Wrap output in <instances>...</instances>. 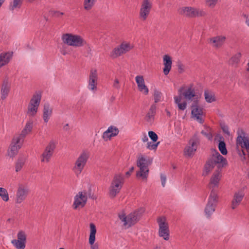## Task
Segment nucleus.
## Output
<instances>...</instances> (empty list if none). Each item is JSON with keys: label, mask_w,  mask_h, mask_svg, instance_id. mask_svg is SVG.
I'll list each match as a JSON object with an SVG mask.
<instances>
[{"label": "nucleus", "mask_w": 249, "mask_h": 249, "mask_svg": "<svg viewBox=\"0 0 249 249\" xmlns=\"http://www.w3.org/2000/svg\"><path fill=\"white\" fill-rule=\"evenodd\" d=\"M227 164V160L221 156L217 150H214L212 151V156L205 164L203 173V176H207L214 167L216 166L217 168L210 179L209 188L211 191L216 190V188L218 187L221 177V169Z\"/></svg>", "instance_id": "f257e3e1"}, {"label": "nucleus", "mask_w": 249, "mask_h": 249, "mask_svg": "<svg viewBox=\"0 0 249 249\" xmlns=\"http://www.w3.org/2000/svg\"><path fill=\"white\" fill-rule=\"evenodd\" d=\"M152 162V159L148 157L139 154L137 156V166L139 170L137 172L136 177L142 179H146L149 174L148 166Z\"/></svg>", "instance_id": "f03ea898"}, {"label": "nucleus", "mask_w": 249, "mask_h": 249, "mask_svg": "<svg viewBox=\"0 0 249 249\" xmlns=\"http://www.w3.org/2000/svg\"><path fill=\"white\" fill-rule=\"evenodd\" d=\"M236 147L241 160H246V152L249 153V136L243 131L236 139Z\"/></svg>", "instance_id": "7ed1b4c3"}, {"label": "nucleus", "mask_w": 249, "mask_h": 249, "mask_svg": "<svg viewBox=\"0 0 249 249\" xmlns=\"http://www.w3.org/2000/svg\"><path fill=\"white\" fill-rule=\"evenodd\" d=\"M143 212V209H140L130 213L127 216L124 213L119 214V217L122 222H124V226L126 228H128L139 220Z\"/></svg>", "instance_id": "20e7f679"}, {"label": "nucleus", "mask_w": 249, "mask_h": 249, "mask_svg": "<svg viewBox=\"0 0 249 249\" xmlns=\"http://www.w3.org/2000/svg\"><path fill=\"white\" fill-rule=\"evenodd\" d=\"M61 39L64 44L74 47H80L86 44V41L81 36L72 34H63Z\"/></svg>", "instance_id": "39448f33"}, {"label": "nucleus", "mask_w": 249, "mask_h": 249, "mask_svg": "<svg viewBox=\"0 0 249 249\" xmlns=\"http://www.w3.org/2000/svg\"><path fill=\"white\" fill-rule=\"evenodd\" d=\"M124 182L123 175L116 174L111 181L109 189V196L110 198H114L120 192Z\"/></svg>", "instance_id": "423d86ee"}, {"label": "nucleus", "mask_w": 249, "mask_h": 249, "mask_svg": "<svg viewBox=\"0 0 249 249\" xmlns=\"http://www.w3.org/2000/svg\"><path fill=\"white\" fill-rule=\"evenodd\" d=\"M89 156V152L83 151L76 160L72 170L77 175H80L86 165Z\"/></svg>", "instance_id": "0eeeda50"}, {"label": "nucleus", "mask_w": 249, "mask_h": 249, "mask_svg": "<svg viewBox=\"0 0 249 249\" xmlns=\"http://www.w3.org/2000/svg\"><path fill=\"white\" fill-rule=\"evenodd\" d=\"M41 94L39 92H36L33 95L28 106L27 113L30 116H35L38 110L40 103Z\"/></svg>", "instance_id": "6e6552de"}, {"label": "nucleus", "mask_w": 249, "mask_h": 249, "mask_svg": "<svg viewBox=\"0 0 249 249\" xmlns=\"http://www.w3.org/2000/svg\"><path fill=\"white\" fill-rule=\"evenodd\" d=\"M178 11L180 15L189 18L204 16L205 14L204 11L192 7H180Z\"/></svg>", "instance_id": "1a4fd4ad"}, {"label": "nucleus", "mask_w": 249, "mask_h": 249, "mask_svg": "<svg viewBox=\"0 0 249 249\" xmlns=\"http://www.w3.org/2000/svg\"><path fill=\"white\" fill-rule=\"evenodd\" d=\"M157 222L159 226V235L165 240L169 239V226L166 218L164 217H160L157 219Z\"/></svg>", "instance_id": "9d476101"}, {"label": "nucleus", "mask_w": 249, "mask_h": 249, "mask_svg": "<svg viewBox=\"0 0 249 249\" xmlns=\"http://www.w3.org/2000/svg\"><path fill=\"white\" fill-rule=\"evenodd\" d=\"M56 143L53 140L50 141L41 155V162H48L52 157L56 148Z\"/></svg>", "instance_id": "9b49d317"}, {"label": "nucleus", "mask_w": 249, "mask_h": 249, "mask_svg": "<svg viewBox=\"0 0 249 249\" xmlns=\"http://www.w3.org/2000/svg\"><path fill=\"white\" fill-rule=\"evenodd\" d=\"M17 239L11 241V244L16 249H25L27 242V234L22 230L19 231L17 235Z\"/></svg>", "instance_id": "f8f14e48"}, {"label": "nucleus", "mask_w": 249, "mask_h": 249, "mask_svg": "<svg viewBox=\"0 0 249 249\" xmlns=\"http://www.w3.org/2000/svg\"><path fill=\"white\" fill-rule=\"evenodd\" d=\"M152 7L151 0H142L139 11L140 18L144 21L145 20L150 14Z\"/></svg>", "instance_id": "ddd939ff"}, {"label": "nucleus", "mask_w": 249, "mask_h": 249, "mask_svg": "<svg viewBox=\"0 0 249 249\" xmlns=\"http://www.w3.org/2000/svg\"><path fill=\"white\" fill-rule=\"evenodd\" d=\"M199 143V139L197 134H195L190 140L189 145L187 146L184 149L185 155L187 157H191L196 150Z\"/></svg>", "instance_id": "4468645a"}, {"label": "nucleus", "mask_w": 249, "mask_h": 249, "mask_svg": "<svg viewBox=\"0 0 249 249\" xmlns=\"http://www.w3.org/2000/svg\"><path fill=\"white\" fill-rule=\"evenodd\" d=\"M98 79V71L97 70L91 69L90 70L88 80V88L89 90L95 92L97 89V82Z\"/></svg>", "instance_id": "2eb2a0df"}, {"label": "nucleus", "mask_w": 249, "mask_h": 249, "mask_svg": "<svg viewBox=\"0 0 249 249\" xmlns=\"http://www.w3.org/2000/svg\"><path fill=\"white\" fill-rule=\"evenodd\" d=\"M132 49L129 43H123L119 46L115 48L110 53V56L113 58H117L125 53Z\"/></svg>", "instance_id": "dca6fc26"}, {"label": "nucleus", "mask_w": 249, "mask_h": 249, "mask_svg": "<svg viewBox=\"0 0 249 249\" xmlns=\"http://www.w3.org/2000/svg\"><path fill=\"white\" fill-rule=\"evenodd\" d=\"M87 201V193L86 191L79 192L74 197L73 204V208H82L86 204Z\"/></svg>", "instance_id": "f3484780"}, {"label": "nucleus", "mask_w": 249, "mask_h": 249, "mask_svg": "<svg viewBox=\"0 0 249 249\" xmlns=\"http://www.w3.org/2000/svg\"><path fill=\"white\" fill-rule=\"evenodd\" d=\"M29 194V189L25 186L20 184L18 188L16 195L15 202L20 204L25 200Z\"/></svg>", "instance_id": "a211bd4d"}, {"label": "nucleus", "mask_w": 249, "mask_h": 249, "mask_svg": "<svg viewBox=\"0 0 249 249\" xmlns=\"http://www.w3.org/2000/svg\"><path fill=\"white\" fill-rule=\"evenodd\" d=\"M192 115L193 118H195L198 122L202 124L204 122L202 118L203 111L202 108L198 107L197 105L196 102H194L191 106Z\"/></svg>", "instance_id": "6ab92c4d"}, {"label": "nucleus", "mask_w": 249, "mask_h": 249, "mask_svg": "<svg viewBox=\"0 0 249 249\" xmlns=\"http://www.w3.org/2000/svg\"><path fill=\"white\" fill-rule=\"evenodd\" d=\"M244 195L245 194L243 190H239L234 193L231 204L232 209H236L240 204Z\"/></svg>", "instance_id": "aec40b11"}, {"label": "nucleus", "mask_w": 249, "mask_h": 249, "mask_svg": "<svg viewBox=\"0 0 249 249\" xmlns=\"http://www.w3.org/2000/svg\"><path fill=\"white\" fill-rule=\"evenodd\" d=\"M90 232L89 237V244L90 245V249H99V244L96 243L94 244L95 240V234L96 233V229L95 226L93 223L90 224Z\"/></svg>", "instance_id": "412c9836"}, {"label": "nucleus", "mask_w": 249, "mask_h": 249, "mask_svg": "<svg viewBox=\"0 0 249 249\" xmlns=\"http://www.w3.org/2000/svg\"><path fill=\"white\" fill-rule=\"evenodd\" d=\"M15 137L12 140L10 147L8 150V155L10 157H14L17 153L18 150L21 148L23 142L22 141H20L18 142H17V140Z\"/></svg>", "instance_id": "4be33fe9"}, {"label": "nucleus", "mask_w": 249, "mask_h": 249, "mask_svg": "<svg viewBox=\"0 0 249 249\" xmlns=\"http://www.w3.org/2000/svg\"><path fill=\"white\" fill-rule=\"evenodd\" d=\"M32 128L33 122L31 121L28 122L20 134L19 136H16L15 140H17V142H18L20 140L23 142L24 138L32 131Z\"/></svg>", "instance_id": "5701e85b"}, {"label": "nucleus", "mask_w": 249, "mask_h": 249, "mask_svg": "<svg viewBox=\"0 0 249 249\" xmlns=\"http://www.w3.org/2000/svg\"><path fill=\"white\" fill-rule=\"evenodd\" d=\"M119 132L118 128L114 126H110L108 129L103 133V138L107 141L110 140L112 137L117 136Z\"/></svg>", "instance_id": "b1692460"}, {"label": "nucleus", "mask_w": 249, "mask_h": 249, "mask_svg": "<svg viewBox=\"0 0 249 249\" xmlns=\"http://www.w3.org/2000/svg\"><path fill=\"white\" fill-rule=\"evenodd\" d=\"M135 79L139 90L145 95L147 94L149 90L145 85L143 77L142 75H138L136 77Z\"/></svg>", "instance_id": "393cba45"}, {"label": "nucleus", "mask_w": 249, "mask_h": 249, "mask_svg": "<svg viewBox=\"0 0 249 249\" xmlns=\"http://www.w3.org/2000/svg\"><path fill=\"white\" fill-rule=\"evenodd\" d=\"M226 39V36H218L211 38L210 43L213 44V47L219 48L224 44Z\"/></svg>", "instance_id": "a878e982"}, {"label": "nucleus", "mask_w": 249, "mask_h": 249, "mask_svg": "<svg viewBox=\"0 0 249 249\" xmlns=\"http://www.w3.org/2000/svg\"><path fill=\"white\" fill-rule=\"evenodd\" d=\"M163 73L165 75H167L170 72L172 68V59L171 57L167 55H164L163 58Z\"/></svg>", "instance_id": "bb28decb"}, {"label": "nucleus", "mask_w": 249, "mask_h": 249, "mask_svg": "<svg viewBox=\"0 0 249 249\" xmlns=\"http://www.w3.org/2000/svg\"><path fill=\"white\" fill-rule=\"evenodd\" d=\"M53 112V108L49 103L44 104L43 109V119L45 123H47Z\"/></svg>", "instance_id": "cd10ccee"}, {"label": "nucleus", "mask_w": 249, "mask_h": 249, "mask_svg": "<svg viewBox=\"0 0 249 249\" xmlns=\"http://www.w3.org/2000/svg\"><path fill=\"white\" fill-rule=\"evenodd\" d=\"M13 53L11 52L0 53V68L7 64L12 57Z\"/></svg>", "instance_id": "c85d7f7f"}, {"label": "nucleus", "mask_w": 249, "mask_h": 249, "mask_svg": "<svg viewBox=\"0 0 249 249\" xmlns=\"http://www.w3.org/2000/svg\"><path fill=\"white\" fill-rule=\"evenodd\" d=\"M157 106L155 104H153L151 106L150 109L147 112L146 116V121L150 124L153 122L155 118V115L156 113Z\"/></svg>", "instance_id": "c756f323"}, {"label": "nucleus", "mask_w": 249, "mask_h": 249, "mask_svg": "<svg viewBox=\"0 0 249 249\" xmlns=\"http://www.w3.org/2000/svg\"><path fill=\"white\" fill-rule=\"evenodd\" d=\"M218 202V196L216 190H212L208 197L207 203H210L215 206Z\"/></svg>", "instance_id": "7c9ffc66"}, {"label": "nucleus", "mask_w": 249, "mask_h": 249, "mask_svg": "<svg viewBox=\"0 0 249 249\" xmlns=\"http://www.w3.org/2000/svg\"><path fill=\"white\" fill-rule=\"evenodd\" d=\"M10 90V85L7 80H4L3 82L1 89V98L5 99L8 95Z\"/></svg>", "instance_id": "2f4dec72"}, {"label": "nucleus", "mask_w": 249, "mask_h": 249, "mask_svg": "<svg viewBox=\"0 0 249 249\" xmlns=\"http://www.w3.org/2000/svg\"><path fill=\"white\" fill-rule=\"evenodd\" d=\"M182 95L187 100H192L193 98L196 96L195 92L194 89L191 87L189 88L183 93Z\"/></svg>", "instance_id": "473e14b6"}, {"label": "nucleus", "mask_w": 249, "mask_h": 249, "mask_svg": "<svg viewBox=\"0 0 249 249\" xmlns=\"http://www.w3.org/2000/svg\"><path fill=\"white\" fill-rule=\"evenodd\" d=\"M216 206L210 204V203H207L204 212L206 216L208 218H210L213 213L215 212Z\"/></svg>", "instance_id": "72a5a7b5"}, {"label": "nucleus", "mask_w": 249, "mask_h": 249, "mask_svg": "<svg viewBox=\"0 0 249 249\" xmlns=\"http://www.w3.org/2000/svg\"><path fill=\"white\" fill-rule=\"evenodd\" d=\"M204 97L205 99L208 103H212L216 100L214 92L211 90H205L204 91Z\"/></svg>", "instance_id": "f704fd0d"}, {"label": "nucleus", "mask_w": 249, "mask_h": 249, "mask_svg": "<svg viewBox=\"0 0 249 249\" xmlns=\"http://www.w3.org/2000/svg\"><path fill=\"white\" fill-rule=\"evenodd\" d=\"M23 0H13L9 6V10L14 11L15 9H18L20 8Z\"/></svg>", "instance_id": "c9c22d12"}, {"label": "nucleus", "mask_w": 249, "mask_h": 249, "mask_svg": "<svg viewBox=\"0 0 249 249\" xmlns=\"http://www.w3.org/2000/svg\"><path fill=\"white\" fill-rule=\"evenodd\" d=\"M97 0H84V7L87 11L90 10L94 5Z\"/></svg>", "instance_id": "e433bc0d"}, {"label": "nucleus", "mask_w": 249, "mask_h": 249, "mask_svg": "<svg viewBox=\"0 0 249 249\" xmlns=\"http://www.w3.org/2000/svg\"><path fill=\"white\" fill-rule=\"evenodd\" d=\"M25 162V159L24 158L20 157L18 159L16 164V171L17 172L19 171L21 169L24 165Z\"/></svg>", "instance_id": "4c0bfd02"}, {"label": "nucleus", "mask_w": 249, "mask_h": 249, "mask_svg": "<svg viewBox=\"0 0 249 249\" xmlns=\"http://www.w3.org/2000/svg\"><path fill=\"white\" fill-rule=\"evenodd\" d=\"M0 196L2 199L5 202L9 200V196L6 189L0 187Z\"/></svg>", "instance_id": "58836bf2"}, {"label": "nucleus", "mask_w": 249, "mask_h": 249, "mask_svg": "<svg viewBox=\"0 0 249 249\" xmlns=\"http://www.w3.org/2000/svg\"><path fill=\"white\" fill-rule=\"evenodd\" d=\"M241 56V54L240 53L235 54L230 60V64L232 65L237 64L239 62Z\"/></svg>", "instance_id": "ea45409f"}, {"label": "nucleus", "mask_w": 249, "mask_h": 249, "mask_svg": "<svg viewBox=\"0 0 249 249\" xmlns=\"http://www.w3.org/2000/svg\"><path fill=\"white\" fill-rule=\"evenodd\" d=\"M218 149L221 154L225 155L227 154V150L226 147V143L224 141H220L218 144Z\"/></svg>", "instance_id": "a19ab883"}, {"label": "nucleus", "mask_w": 249, "mask_h": 249, "mask_svg": "<svg viewBox=\"0 0 249 249\" xmlns=\"http://www.w3.org/2000/svg\"><path fill=\"white\" fill-rule=\"evenodd\" d=\"M153 95L155 103H157L160 101L161 98V93L160 91L157 89H155Z\"/></svg>", "instance_id": "79ce46f5"}, {"label": "nucleus", "mask_w": 249, "mask_h": 249, "mask_svg": "<svg viewBox=\"0 0 249 249\" xmlns=\"http://www.w3.org/2000/svg\"><path fill=\"white\" fill-rule=\"evenodd\" d=\"M160 142H158L156 143H153L151 142H148L147 144V148L150 150H155L156 149L158 145L159 144Z\"/></svg>", "instance_id": "37998d69"}, {"label": "nucleus", "mask_w": 249, "mask_h": 249, "mask_svg": "<svg viewBox=\"0 0 249 249\" xmlns=\"http://www.w3.org/2000/svg\"><path fill=\"white\" fill-rule=\"evenodd\" d=\"M148 135L150 138L154 142L158 140V135L153 131H150L148 132Z\"/></svg>", "instance_id": "c03bdc74"}, {"label": "nucleus", "mask_w": 249, "mask_h": 249, "mask_svg": "<svg viewBox=\"0 0 249 249\" xmlns=\"http://www.w3.org/2000/svg\"><path fill=\"white\" fill-rule=\"evenodd\" d=\"M183 89L182 88L180 89L179 90V95L178 96H175L174 97V99H175V102L176 104H178V103H179L181 102V99H182V94H181V92H182V90Z\"/></svg>", "instance_id": "a18cd8bd"}, {"label": "nucleus", "mask_w": 249, "mask_h": 249, "mask_svg": "<svg viewBox=\"0 0 249 249\" xmlns=\"http://www.w3.org/2000/svg\"><path fill=\"white\" fill-rule=\"evenodd\" d=\"M217 1L218 0H206V3L210 7L215 6Z\"/></svg>", "instance_id": "49530a36"}, {"label": "nucleus", "mask_w": 249, "mask_h": 249, "mask_svg": "<svg viewBox=\"0 0 249 249\" xmlns=\"http://www.w3.org/2000/svg\"><path fill=\"white\" fill-rule=\"evenodd\" d=\"M177 104L178 105V109L181 110H184L186 108L187 104L185 102H184L182 103H178Z\"/></svg>", "instance_id": "de8ad7c7"}, {"label": "nucleus", "mask_w": 249, "mask_h": 249, "mask_svg": "<svg viewBox=\"0 0 249 249\" xmlns=\"http://www.w3.org/2000/svg\"><path fill=\"white\" fill-rule=\"evenodd\" d=\"M60 52L64 55L68 54L69 52L68 51L67 47L66 45H63V47L60 49Z\"/></svg>", "instance_id": "09e8293b"}, {"label": "nucleus", "mask_w": 249, "mask_h": 249, "mask_svg": "<svg viewBox=\"0 0 249 249\" xmlns=\"http://www.w3.org/2000/svg\"><path fill=\"white\" fill-rule=\"evenodd\" d=\"M160 179L161 181V185L163 187H164L166 183V177L164 174H160Z\"/></svg>", "instance_id": "8fccbe9b"}, {"label": "nucleus", "mask_w": 249, "mask_h": 249, "mask_svg": "<svg viewBox=\"0 0 249 249\" xmlns=\"http://www.w3.org/2000/svg\"><path fill=\"white\" fill-rule=\"evenodd\" d=\"M178 72L181 73L184 71V66L182 63L179 62L178 64Z\"/></svg>", "instance_id": "3c124183"}, {"label": "nucleus", "mask_w": 249, "mask_h": 249, "mask_svg": "<svg viewBox=\"0 0 249 249\" xmlns=\"http://www.w3.org/2000/svg\"><path fill=\"white\" fill-rule=\"evenodd\" d=\"M201 133L206 137L208 139H211L212 138V135L209 132H206L204 130H202L201 132Z\"/></svg>", "instance_id": "603ef678"}, {"label": "nucleus", "mask_w": 249, "mask_h": 249, "mask_svg": "<svg viewBox=\"0 0 249 249\" xmlns=\"http://www.w3.org/2000/svg\"><path fill=\"white\" fill-rule=\"evenodd\" d=\"M113 87L117 89H119L120 88L119 81L118 79H115L114 80Z\"/></svg>", "instance_id": "864d4df0"}, {"label": "nucleus", "mask_w": 249, "mask_h": 249, "mask_svg": "<svg viewBox=\"0 0 249 249\" xmlns=\"http://www.w3.org/2000/svg\"><path fill=\"white\" fill-rule=\"evenodd\" d=\"M222 130L223 131L228 134V135H229L230 134V132L229 131V128L226 125H223L222 126Z\"/></svg>", "instance_id": "5fc2aeb1"}, {"label": "nucleus", "mask_w": 249, "mask_h": 249, "mask_svg": "<svg viewBox=\"0 0 249 249\" xmlns=\"http://www.w3.org/2000/svg\"><path fill=\"white\" fill-rule=\"evenodd\" d=\"M63 15H64V13L61 12H59V11L54 12V14H53V15L54 16H56L57 17H59L61 16H63Z\"/></svg>", "instance_id": "6e6d98bb"}, {"label": "nucleus", "mask_w": 249, "mask_h": 249, "mask_svg": "<svg viewBox=\"0 0 249 249\" xmlns=\"http://www.w3.org/2000/svg\"><path fill=\"white\" fill-rule=\"evenodd\" d=\"M133 170H134V167H131V168L129 169V171L126 172L125 175L127 177H129L131 173L133 171Z\"/></svg>", "instance_id": "4d7b16f0"}, {"label": "nucleus", "mask_w": 249, "mask_h": 249, "mask_svg": "<svg viewBox=\"0 0 249 249\" xmlns=\"http://www.w3.org/2000/svg\"><path fill=\"white\" fill-rule=\"evenodd\" d=\"M148 140V137L147 136V135L146 134H144L142 138V141L143 142H147Z\"/></svg>", "instance_id": "13d9d810"}, {"label": "nucleus", "mask_w": 249, "mask_h": 249, "mask_svg": "<svg viewBox=\"0 0 249 249\" xmlns=\"http://www.w3.org/2000/svg\"><path fill=\"white\" fill-rule=\"evenodd\" d=\"M63 129L65 130H69V124H65L64 126H63Z\"/></svg>", "instance_id": "bf43d9fd"}, {"label": "nucleus", "mask_w": 249, "mask_h": 249, "mask_svg": "<svg viewBox=\"0 0 249 249\" xmlns=\"http://www.w3.org/2000/svg\"><path fill=\"white\" fill-rule=\"evenodd\" d=\"M165 111L166 112L167 115L169 117H170L171 116L170 112L169 110H168L167 109H166Z\"/></svg>", "instance_id": "052dcab7"}, {"label": "nucleus", "mask_w": 249, "mask_h": 249, "mask_svg": "<svg viewBox=\"0 0 249 249\" xmlns=\"http://www.w3.org/2000/svg\"><path fill=\"white\" fill-rule=\"evenodd\" d=\"M246 23L248 26H249V19L248 18V17H246Z\"/></svg>", "instance_id": "680f3d73"}, {"label": "nucleus", "mask_w": 249, "mask_h": 249, "mask_svg": "<svg viewBox=\"0 0 249 249\" xmlns=\"http://www.w3.org/2000/svg\"><path fill=\"white\" fill-rule=\"evenodd\" d=\"M153 249H160V247L156 245Z\"/></svg>", "instance_id": "e2e57ef3"}, {"label": "nucleus", "mask_w": 249, "mask_h": 249, "mask_svg": "<svg viewBox=\"0 0 249 249\" xmlns=\"http://www.w3.org/2000/svg\"><path fill=\"white\" fill-rule=\"evenodd\" d=\"M5 0H0V5L2 4V3L4 2Z\"/></svg>", "instance_id": "0e129e2a"}, {"label": "nucleus", "mask_w": 249, "mask_h": 249, "mask_svg": "<svg viewBox=\"0 0 249 249\" xmlns=\"http://www.w3.org/2000/svg\"><path fill=\"white\" fill-rule=\"evenodd\" d=\"M248 68L247 69V71H249V62L248 63Z\"/></svg>", "instance_id": "69168bd1"}, {"label": "nucleus", "mask_w": 249, "mask_h": 249, "mask_svg": "<svg viewBox=\"0 0 249 249\" xmlns=\"http://www.w3.org/2000/svg\"><path fill=\"white\" fill-rule=\"evenodd\" d=\"M244 17L246 18V17H248V16L246 15H244Z\"/></svg>", "instance_id": "338daca9"}, {"label": "nucleus", "mask_w": 249, "mask_h": 249, "mask_svg": "<svg viewBox=\"0 0 249 249\" xmlns=\"http://www.w3.org/2000/svg\"><path fill=\"white\" fill-rule=\"evenodd\" d=\"M248 177L249 178V173H248Z\"/></svg>", "instance_id": "774afa93"}]
</instances>
